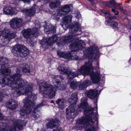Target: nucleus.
Instances as JSON below:
<instances>
[{"label":"nucleus","mask_w":131,"mask_h":131,"mask_svg":"<svg viewBox=\"0 0 131 131\" xmlns=\"http://www.w3.org/2000/svg\"><path fill=\"white\" fill-rule=\"evenodd\" d=\"M98 50L97 47L95 46L89 48L87 51L88 53L87 56L91 59L96 58L98 56ZM92 60H89L88 63H85V65L82 66L80 69L75 72H71L69 68H66L65 65L63 64L59 66L58 69L60 73L66 74L67 75L69 78V82L70 79H73L74 78L77 77L80 74L83 75L90 74L92 82L94 83H98L100 81L101 76L99 73L98 72H90V71H92L94 70L92 65Z\"/></svg>","instance_id":"nucleus-1"},{"label":"nucleus","mask_w":131,"mask_h":131,"mask_svg":"<svg viewBox=\"0 0 131 131\" xmlns=\"http://www.w3.org/2000/svg\"><path fill=\"white\" fill-rule=\"evenodd\" d=\"M8 60L6 58L0 57V65L1 68L0 72L2 75H6L2 79V82L5 85H7L16 91L23 88L27 83V81L20 78L21 74L20 70H18L16 73L12 75L7 74L10 72L8 69L7 63Z\"/></svg>","instance_id":"nucleus-2"},{"label":"nucleus","mask_w":131,"mask_h":131,"mask_svg":"<svg viewBox=\"0 0 131 131\" xmlns=\"http://www.w3.org/2000/svg\"><path fill=\"white\" fill-rule=\"evenodd\" d=\"M87 101L86 99L84 97L81 99V103L75 112L76 114L83 111L85 116L78 119L76 123L78 124L86 125L85 128L86 131H96L94 124L96 120L97 108L93 109L89 107L86 103Z\"/></svg>","instance_id":"nucleus-3"},{"label":"nucleus","mask_w":131,"mask_h":131,"mask_svg":"<svg viewBox=\"0 0 131 131\" xmlns=\"http://www.w3.org/2000/svg\"><path fill=\"white\" fill-rule=\"evenodd\" d=\"M32 86L29 85L27 86L25 90L23 89V87L22 88H20V89H18L15 91L14 93H17L18 94H27L28 95L25 99L23 100V102L24 103V106L25 107L27 108H34L33 112H32V115L31 117L32 119H37L39 117L40 114L39 112L36 113V110L40 107L44 105L43 103L39 104V105H36L35 104L34 99L36 98V96H33V93L32 92Z\"/></svg>","instance_id":"nucleus-4"},{"label":"nucleus","mask_w":131,"mask_h":131,"mask_svg":"<svg viewBox=\"0 0 131 131\" xmlns=\"http://www.w3.org/2000/svg\"><path fill=\"white\" fill-rule=\"evenodd\" d=\"M80 26L78 23H76L71 27L70 31L72 33V34L62 37L61 40L64 43H69L72 42L70 45V48H73L74 51H76L82 49L85 42L82 40H79V38L76 37L75 35L73 34L77 31Z\"/></svg>","instance_id":"nucleus-5"},{"label":"nucleus","mask_w":131,"mask_h":131,"mask_svg":"<svg viewBox=\"0 0 131 131\" xmlns=\"http://www.w3.org/2000/svg\"><path fill=\"white\" fill-rule=\"evenodd\" d=\"M39 90L42 93L52 97L55 95L56 89L50 84L46 82L39 84Z\"/></svg>","instance_id":"nucleus-6"},{"label":"nucleus","mask_w":131,"mask_h":131,"mask_svg":"<svg viewBox=\"0 0 131 131\" xmlns=\"http://www.w3.org/2000/svg\"><path fill=\"white\" fill-rule=\"evenodd\" d=\"M70 98L69 99V102L71 105L68 108L66 109V114L70 117H72L73 116L75 112L74 106L73 104H75L78 101V96L77 93H74L71 94Z\"/></svg>","instance_id":"nucleus-7"},{"label":"nucleus","mask_w":131,"mask_h":131,"mask_svg":"<svg viewBox=\"0 0 131 131\" xmlns=\"http://www.w3.org/2000/svg\"><path fill=\"white\" fill-rule=\"evenodd\" d=\"M12 51L14 54L17 57H24L28 54L29 51L24 45H16L13 48Z\"/></svg>","instance_id":"nucleus-8"},{"label":"nucleus","mask_w":131,"mask_h":131,"mask_svg":"<svg viewBox=\"0 0 131 131\" xmlns=\"http://www.w3.org/2000/svg\"><path fill=\"white\" fill-rule=\"evenodd\" d=\"M27 122L25 121L19 119L15 121L14 122L13 125L9 129L7 130V127L4 129L5 131H18L19 130H21L23 127L26 126Z\"/></svg>","instance_id":"nucleus-9"},{"label":"nucleus","mask_w":131,"mask_h":131,"mask_svg":"<svg viewBox=\"0 0 131 131\" xmlns=\"http://www.w3.org/2000/svg\"><path fill=\"white\" fill-rule=\"evenodd\" d=\"M11 27L15 29L19 28L23 24L22 19L21 18H13L10 21Z\"/></svg>","instance_id":"nucleus-10"},{"label":"nucleus","mask_w":131,"mask_h":131,"mask_svg":"<svg viewBox=\"0 0 131 131\" xmlns=\"http://www.w3.org/2000/svg\"><path fill=\"white\" fill-rule=\"evenodd\" d=\"M72 8L71 5H65L60 8L58 12V14L61 16H64L68 14Z\"/></svg>","instance_id":"nucleus-11"},{"label":"nucleus","mask_w":131,"mask_h":131,"mask_svg":"<svg viewBox=\"0 0 131 131\" xmlns=\"http://www.w3.org/2000/svg\"><path fill=\"white\" fill-rule=\"evenodd\" d=\"M58 39L57 35L53 36L49 38H46L44 39V42L42 43L43 47H46L45 46H50L52 45L54 42H56Z\"/></svg>","instance_id":"nucleus-12"},{"label":"nucleus","mask_w":131,"mask_h":131,"mask_svg":"<svg viewBox=\"0 0 131 131\" xmlns=\"http://www.w3.org/2000/svg\"><path fill=\"white\" fill-rule=\"evenodd\" d=\"M61 123L58 119H53L50 120L47 124V128H53L55 127L57 125H60Z\"/></svg>","instance_id":"nucleus-13"},{"label":"nucleus","mask_w":131,"mask_h":131,"mask_svg":"<svg viewBox=\"0 0 131 131\" xmlns=\"http://www.w3.org/2000/svg\"><path fill=\"white\" fill-rule=\"evenodd\" d=\"M104 5H106L110 7L111 8H114L115 9H117V7L119 8V10L121 12H123V9L122 8L120 7V4H117L116 3L114 0H111L109 2H104Z\"/></svg>","instance_id":"nucleus-14"},{"label":"nucleus","mask_w":131,"mask_h":131,"mask_svg":"<svg viewBox=\"0 0 131 131\" xmlns=\"http://www.w3.org/2000/svg\"><path fill=\"white\" fill-rule=\"evenodd\" d=\"M5 104L8 108L12 110H15L18 106L16 102L14 99L10 100L6 102Z\"/></svg>","instance_id":"nucleus-15"},{"label":"nucleus","mask_w":131,"mask_h":131,"mask_svg":"<svg viewBox=\"0 0 131 131\" xmlns=\"http://www.w3.org/2000/svg\"><path fill=\"white\" fill-rule=\"evenodd\" d=\"M31 32L32 30L30 28L25 29L22 31L23 36L27 39H30V41H31L32 40L31 37Z\"/></svg>","instance_id":"nucleus-16"},{"label":"nucleus","mask_w":131,"mask_h":131,"mask_svg":"<svg viewBox=\"0 0 131 131\" xmlns=\"http://www.w3.org/2000/svg\"><path fill=\"white\" fill-rule=\"evenodd\" d=\"M98 90L96 89H91L87 93V96L91 99H94L97 95Z\"/></svg>","instance_id":"nucleus-17"},{"label":"nucleus","mask_w":131,"mask_h":131,"mask_svg":"<svg viewBox=\"0 0 131 131\" xmlns=\"http://www.w3.org/2000/svg\"><path fill=\"white\" fill-rule=\"evenodd\" d=\"M35 10L34 8H32L29 9L25 8L21 9V11L25 13L26 15L28 16H31L33 15L35 13Z\"/></svg>","instance_id":"nucleus-18"},{"label":"nucleus","mask_w":131,"mask_h":131,"mask_svg":"<svg viewBox=\"0 0 131 131\" xmlns=\"http://www.w3.org/2000/svg\"><path fill=\"white\" fill-rule=\"evenodd\" d=\"M60 4V1L59 0L52 1L49 3V7L50 9H54L57 8Z\"/></svg>","instance_id":"nucleus-19"},{"label":"nucleus","mask_w":131,"mask_h":131,"mask_svg":"<svg viewBox=\"0 0 131 131\" xmlns=\"http://www.w3.org/2000/svg\"><path fill=\"white\" fill-rule=\"evenodd\" d=\"M4 13L7 15H12L14 13V9L11 7H7L4 8L3 9Z\"/></svg>","instance_id":"nucleus-20"},{"label":"nucleus","mask_w":131,"mask_h":131,"mask_svg":"<svg viewBox=\"0 0 131 131\" xmlns=\"http://www.w3.org/2000/svg\"><path fill=\"white\" fill-rule=\"evenodd\" d=\"M91 84V82L89 80H86L81 83L79 85V89L80 90H83Z\"/></svg>","instance_id":"nucleus-21"},{"label":"nucleus","mask_w":131,"mask_h":131,"mask_svg":"<svg viewBox=\"0 0 131 131\" xmlns=\"http://www.w3.org/2000/svg\"><path fill=\"white\" fill-rule=\"evenodd\" d=\"M72 16L69 15L66 16L63 18V23L65 25L69 24L71 22Z\"/></svg>","instance_id":"nucleus-22"},{"label":"nucleus","mask_w":131,"mask_h":131,"mask_svg":"<svg viewBox=\"0 0 131 131\" xmlns=\"http://www.w3.org/2000/svg\"><path fill=\"white\" fill-rule=\"evenodd\" d=\"M66 102L67 101L65 99H60L56 101V103L61 108H63L64 107L65 104Z\"/></svg>","instance_id":"nucleus-23"},{"label":"nucleus","mask_w":131,"mask_h":131,"mask_svg":"<svg viewBox=\"0 0 131 131\" xmlns=\"http://www.w3.org/2000/svg\"><path fill=\"white\" fill-rule=\"evenodd\" d=\"M25 108H23L19 112V114L20 115L24 116L26 114H28L30 112V110L32 108H27L25 107Z\"/></svg>","instance_id":"nucleus-24"},{"label":"nucleus","mask_w":131,"mask_h":131,"mask_svg":"<svg viewBox=\"0 0 131 131\" xmlns=\"http://www.w3.org/2000/svg\"><path fill=\"white\" fill-rule=\"evenodd\" d=\"M57 54L58 56L66 59H69L70 58V54L66 53H65L59 51L57 52Z\"/></svg>","instance_id":"nucleus-25"},{"label":"nucleus","mask_w":131,"mask_h":131,"mask_svg":"<svg viewBox=\"0 0 131 131\" xmlns=\"http://www.w3.org/2000/svg\"><path fill=\"white\" fill-rule=\"evenodd\" d=\"M66 84L65 82L63 83H61L60 84H58L56 86L57 89L60 91H64L66 89Z\"/></svg>","instance_id":"nucleus-26"},{"label":"nucleus","mask_w":131,"mask_h":131,"mask_svg":"<svg viewBox=\"0 0 131 131\" xmlns=\"http://www.w3.org/2000/svg\"><path fill=\"white\" fill-rule=\"evenodd\" d=\"M31 33V35L34 37H37L39 35L38 28L35 27L32 30Z\"/></svg>","instance_id":"nucleus-27"},{"label":"nucleus","mask_w":131,"mask_h":131,"mask_svg":"<svg viewBox=\"0 0 131 131\" xmlns=\"http://www.w3.org/2000/svg\"><path fill=\"white\" fill-rule=\"evenodd\" d=\"M53 82H55L58 84H59L60 81L63 79V78L61 75H57L53 77Z\"/></svg>","instance_id":"nucleus-28"},{"label":"nucleus","mask_w":131,"mask_h":131,"mask_svg":"<svg viewBox=\"0 0 131 131\" xmlns=\"http://www.w3.org/2000/svg\"><path fill=\"white\" fill-rule=\"evenodd\" d=\"M46 28L48 29V30L47 31H51L53 33H55L56 32V28L54 26H52L50 25H49L48 26H47Z\"/></svg>","instance_id":"nucleus-29"},{"label":"nucleus","mask_w":131,"mask_h":131,"mask_svg":"<svg viewBox=\"0 0 131 131\" xmlns=\"http://www.w3.org/2000/svg\"><path fill=\"white\" fill-rule=\"evenodd\" d=\"M22 71L24 73H30V70L29 66L26 65L25 66L23 67L22 68Z\"/></svg>","instance_id":"nucleus-30"},{"label":"nucleus","mask_w":131,"mask_h":131,"mask_svg":"<svg viewBox=\"0 0 131 131\" xmlns=\"http://www.w3.org/2000/svg\"><path fill=\"white\" fill-rule=\"evenodd\" d=\"M78 83L77 82L72 81L70 84L71 88L73 89H75L78 86Z\"/></svg>","instance_id":"nucleus-31"},{"label":"nucleus","mask_w":131,"mask_h":131,"mask_svg":"<svg viewBox=\"0 0 131 131\" xmlns=\"http://www.w3.org/2000/svg\"><path fill=\"white\" fill-rule=\"evenodd\" d=\"M118 25L117 23L114 21H110V24L109 26L114 28H116Z\"/></svg>","instance_id":"nucleus-32"},{"label":"nucleus","mask_w":131,"mask_h":131,"mask_svg":"<svg viewBox=\"0 0 131 131\" xmlns=\"http://www.w3.org/2000/svg\"><path fill=\"white\" fill-rule=\"evenodd\" d=\"M72 53V51H71L70 53H69V54H70V58L69 59H73V60H77L78 59V56L76 55H74V56H72L71 55V53Z\"/></svg>","instance_id":"nucleus-33"},{"label":"nucleus","mask_w":131,"mask_h":131,"mask_svg":"<svg viewBox=\"0 0 131 131\" xmlns=\"http://www.w3.org/2000/svg\"><path fill=\"white\" fill-rule=\"evenodd\" d=\"M101 11L103 13L106 14L105 17H106V15H107L108 16H109L111 15L108 11H106L104 9L102 10Z\"/></svg>","instance_id":"nucleus-34"},{"label":"nucleus","mask_w":131,"mask_h":131,"mask_svg":"<svg viewBox=\"0 0 131 131\" xmlns=\"http://www.w3.org/2000/svg\"><path fill=\"white\" fill-rule=\"evenodd\" d=\"M75 15L77 18H79L81 17V15L79 12H75Z\"/></svg>","instance_id":"nucleus-35"},{"label":"nucleus","mask_w":131,"mask_h":131,"mask_svg":"<svg viewBox=\"0 0 131 131\" xmlns=\"http://www.w3.org/2000/svg\"><path fill=\"white\" fill-rule=\"evenodd\" d=\"M53 131H63V130L60 127L58 126L56 127V129H54Z\"/></svg>","instance_id":"nucleus-36"},{"label":"nucleus","mask_w":131,"mask_h":131,"mask_svg":"<svg viewBox=\"0 0 131 131\" xmlns=\"http://www.w3.org/2000/svg\"><path fill=\"white\" fill-rule=\"evenodd\" d=\"M112 11L116 15H118V11L117 10H116L114 9H112Z\"/></svg>","instance_id":"nucleus-37"},{"label":"nucleus","mask_w":131,"mask_h":131,"mask_svg":"<svg viewBox=\"0 0 131 131\" xmlns=\"http://www.w3.org/2000/svg\"><path fill=\"white\" fill-rule=\"evenodd\" d=\"M117 18L116 16H113L112 17H109V19L111 20L112 19H116Z\"/></svg>","instance_id":"nucleus-38"},{"label":"nucleus","mask_w":131,"mask_h":131,"mask_svg":"<svg viewBox=\"0 0 131 131\" xmlns=\"http://www.w3.org/2000/svg\"><path fill=\"white\" fill-rule=\"evenodd\" d=\"M3 98V94L1 93L0 94V101H1Z\"/></svg>","instance_id":"nucleus-39"},{"label":"nucleus","mask_w":131,"mask_h":131,"mask_svg":"<svg viewBox=\"0 0 131 131\" xmlns=\"http://www.w3.org/2000/svg\"><path fill=\"white\" fill-rule=\"evenodd\" d=\"M110 24V22L108 20H107L106 21V25H109V23Z\"/></svg>","instance_id":"nucleus-40"},{"label":"nucleus","mask_w":131,"mask_h":131,"mask_svg":"<svg viewBox=\"0 0 131 131\" xmlns=\"http://www.w3.org/2000/svg\"><path fill=\"white\" fill-rule=\"evenodd\" d=\"M92 4H93V0H88Z\"/></svg>","instance_id":"nucleus-41"},{"label":"nucleus","mask_w":131,"mask_h":131,"mask_svg":"<svg viewBox=\"0 0 131 131\" xmlns=\"http://www.w3.org/2000/svg\"><path fill=\"white\" fill-rule=\"evenodd\" d=\"M2 114L0 112V119H1L2 118Z\"/></svg>","instance_id":"nucleus-42"},{"label":"nucleus","mask_w":131,"mask_h":131,"mask_svg":"<svg viewBox=\"0 0 131 131\" xmlns=\"http://www.w3.org/2000/svg\"><path fill=\"white\" fill-rule=\"evenodd\" d=\"M128 28L130 29H131V25H129L128 26Z\"/></svg>","instance_id":"nucleus-43"},{"label":"nucleus","mask_w":131,"mask_h":131,"mask_svg":"<svg viewBox=\"0 0 131 131\" xmlns=\"http://www.w3.org/2000/svg\"><path fill=\"white\" fill-rule=\"evenodd\" d=\"M50 102L51 103H53L54 102V101L53 100H51V101Z\"/></svg>","instance_id":"nucleus-44"},{"label":"nucleus","mask_w":131,"mask_h":131,"mask_svg":"<svg viewBox=\"0 0 131 131\" xmlns=\"http://www.w3.org/2000/svg\"><path fill=\"white\" fill-rule=\"evenodd\" d=\"M130 41H131V36L130 37Z\"/></svg>","instance_id":"nucleus-45"},{"label":"nucleus","mask_w":131,"mask_h":131,"mask_svg":"<svg viewBox=\"0 0 131 131\" xmlns=\"http://www.w3.org/2000/svg\"><path fill=\"white\" fill-rule=\"evenodd\" d=\"M4 131H5V130L4 129Z\"/></svg>","instance_id":"nucleus-46"},{"label":"nucleus","mask_w":131,"mask_h":131,"mask_svg":"<svg viewBox=\"0 0 131 131\" xmlns=\"http://www.w3.org/2000/svg\"><path fill=\"white\" fill-rule=\"evenodd\" d=\"M2 124V123H0V125Z\"/></svg>","instance_id":"nucleus-47"}]
</instances>
